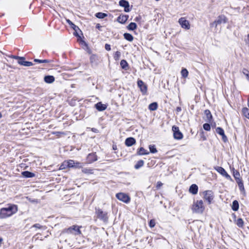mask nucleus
Returning a JSON list of instances; mask_svg holds the SVG:
<instances>
[{
  "label": "nucleus",
  "instance_id": "cd10ccee",
  "mask_svg": "<svg viewBox=\"0 0 249 249\" xmlns=\"http://www.w3.org/2000/svg\"><path fill=\"white\" fill-rule=\"evenodd\" d=\"M242 113L246 118L249 119V108L244 107L242 109Z\"/></svg>",
  "mask_w": 249,
  "mask_h": 249
},
{
  "label": "nucleus",
  "instance_id": "e2e57ef3",
  "mask_svg": "<svg viewBox=\"0 0 249 249\" xmlns=\"http://www.w3.org/2000/svg\"><path fill=\"white\" fill-rule=\"evenodd\" d=\"M248 107H249V101H248Z\"/></svg>",
  "mask_w": 249,
  "mask_h": 249
},
{
  "label": "nucleus",
  "instance_id": "9b49d317",
  "mask_svg": "<svg viewBox=\"0 0 249 249\" xmlns=\"http://www.w3.org/2000/svg\"><path fill=\"white\" fill-rule=\"evenodd\" d=\"M227 21V19L224 16H220L218 17V18L212 24V25L216 27L218 24L226 23Z\"/></svg>",
  "mask_w": 249,
  "mask_h": 249
},
{
  "label": "nucleus",
  "instance_id": "f3484780",
  "mask_svg": "<svg viewBox=\"0 0 249 249\" xmlns=\"http://www.w3.org/2000/svg\"><path fill=\"white\" fill-rule=\"evenodd\" d=\"M232 174L236 181L242 180L239 172L234 168L232 169Z\"/></svg>",
  "mask_w": 249,
  "mask_h": 249
},
{
  "label": "nucleus",
  "instance_id": "a878e982",
  "mask_svg": "<svg viewBox=\"0 0 249 249\" xmlns=\"http://www.w3.org/2000/svg\"><path fill=\"white\" fill-rule=\"evenodd\" d=\"M236 224L237 225L238 227L240 228H242L244 226V221L243 219L241 218H238L236 221Z\"/></svg>",
  "mask_w": 249,
  "mask_h": 249
},
{
  "label": "nucleus",
  "instance_id": "b1692460",
  "mask_svg": "<svg viewBox=\"0 0 249 249\" xmlns=\"http://www.w3.org/2000/svg\"><path fill=\"white\" fill-rule=\"evenodd\" d=\"M128 30L133 31L137 28V25L134 22H131L127 27Z\"/></svg>",
  "mask_w": 249,
  "mask_h": 249
},
{
  "label": "nucleus",
  "instance_id": "dca6fc26",
  "mask_svg": "<svg viewBox=\"0 0 249 249\" xmlns=\"http://www.w3.org/2000/svg\"><path fill=\"white\" fill-rule=\"evenodd\" d=\"M136 143V141L134 138L129 137L127 138L125 141V144L127 146H131Z\"/></svg>",
  "mask_w": 249,
  "mask_h": 249
},
{
  "label": "nucleus",
  "instance_id": "4be33fe9",
  "mask_svg": "<svg viewBox=\"0 0 249 249\" xmlns=\"http://www.w3.org/2000/svg\"><path fill=\"white\" fill-rule=\"evenodd\" d=\"M231 208L234 211H237L239 209V203L237 200L232 202Z\"/></svg>",
  "mask_w": 249,
  "mask_h": 249
},
{
  "label": "nucleus",
  "instance_id": "412c9836",
  "mask_svg": "<svg viewBox=\"0 0 249 249\" xmlns=\"http://www.w3.org/2000/svg\"><path fill=\"white\" fill-rule=\"evenodd\" d=\"M23 177L26 178H33L35 177V174L29 171H24L22 173Z\"/></svg>",
  "mask_w": 249,
  "mask_h": 249
},
{
  "label": "nucleus",
  "instance_id": "f03ea898",
  "mask_svg": "<svg viewBox=\"0 0 249 249\" xmlns=\"http://www.w3.org/2000/svg\"><path fill=\"white\" fill-rule=\"evenodd\" d=\"M83 166V164L81 162L75 161L73 160H69L63 162L60 166V169H63L66 167L70 168H80Z\"/></svg>",
  "mask_w": 249,
  "mask_h": 249
},
{
  "label": "nucleus",
  "instance_id": "79ce46f5",
  "mask_svg": "<svg viewBox=\"0 0 249 249\" xmlns=\"http://www.w3.org/2000/svg\"><path fill=\"white\" fill-rule=\"evenodd\" d=\"M24 60L25 58L22 57V59H19V60H18V63L21 65L25 66L26 61H25Z\"/></svg>",
  "mask_w": 249,
  "mask_h": 249
},
{
  "label": "nucleus",
  "instance_id": "393cba45",
  "mask_svg": "<svg viewBox=\"0 0 249 249\" xmlns=\"http://www.w3.org/2000/svg\"><path fill=\"white\" fill-rule=\"evenodd\" d=\"M124 38L129 41H132L133 40V36L129 33H125L124 35Z\"/></svg>",
  "mask_w": 249,
  "mask_h": 249
},
{
  "label": "nucleus",
  "instance_id": "c85d7f7f",
  "mask_svg": "<svg viewBox=\"0 0 249 249\" xmlns=\"http://www.w3.org/2000/svg\"><path fill=\"white\" fill-rule=\"evenodd\" d=\"M120 65L121 67L123 69L126 70L128 67V64L125 60H122L120 62Z\"/></svg>",
  "mask_w": 249,
  "mask_h": 249
},
{
  "label": "nucleus",
  "instance_id": "7c9ffc66",
  "mask_svg": "<svg viewBox=\"0 0 249 249\" xmlns=\"http://www.w3.org/2000/svg\"><path fill=\"white\" fill-rule=\"evenodd\" d=\"M144 162L143 160H141L137 162V163L135 165V169H139L140 167H142L143 165Z\"/></svg>",
  "mask_w": 249,
  "mask_h": 249
},
{
  "label": "nucleus",
  "instance_id": "603ef678",
  "mask_svg": "<svg viewBox=\"0 0 249 249\" xmlns=\"http://www.w3.org/2000/svg\"><path fill=\"white\" fill-rule=\"evenodd\" d=\"M222 139L224 142H226L227 141V137L225 136V134H224V135H222Z\"/></svg>",
  "mask_w": 249,
  "mask_h": 249
},
{
  "label": "nucleus",
  "instance_id": "7ed1b4c3",
  "mask_svg": "<svg viewBox=\"0 0 249 249\" xmlns=\"http://www.w3.org/2000/svg\"><path fill=\"white\" fill-rule=\"evenodd\" d=\"M192 210L193 213H202L205 210L202 200L195 201L192 206Z\"/></svg>",
  "mask_w": 249,
  "mask_h": 249
},
{
  "label": "nucleus",
  "instance_id": "2eb2a0df",
  "mask_svg": "<svg viewBox=\"0 0 249 249\" xmlns=\"http://www.w3.org/2000/svg\"><path fill=\"white\" fill-rule=\"evenodd\" d=\"M97 156L94 153L89 154L87 157L88 163H91L97 160Z\"/></svg>",
  "mask_w": 249,
  "mask_h": 249
},
{
  "label": "nucleus",
  "instance_id": "f8f14e48",
  "mask_svg": "<svg viewBox=\"0 0 249 249\" xmlns=\"http://www.w3.org/2000/svg\"><path fill=\"white\" fill-rule=\"evenodd\" d=\"M137 84H138V86L140 89V90L142 91V94H145L147 92V90L146 85L141 80H139L137 81Z\"/></svg>",
  "mask_w": 249,
  "mask_h": 249
},
{
  "label": "nucleus",
  "instance_id": "5fc2aeb1",
  "mask_svg": "<svg viewBox=\"0 0 249 249\" xmlns=\"http://www.w3.org/2000/svg\"><path fill=\"white\" fill-rule=\"evenodd\" d=\"M176 110L178 112H179L181 110V108L180 107H177V108H176Z\"/></svg>",
  "mask_w": 249,
  "mask_h": 249
},
{
  "label": "nucleus",
  "instance_id": "2f4dec72",
  "mask_svg": "<svg viewBox=\"0 0 249 249\" xmlns=\"http://www.w3.org/2000/svg\"><path fill=\"white\" fill-rule=\"evenodd\" d=\"M107 16V15L106 14L102 12H99L96 14V17L99 18H103Z\"/></svg>",
  "mask_w": 249,
  "mask_h": 249
},
{
  "label": "nucleus",
  "instance_id": "c03bdc74",
  "mask_svg": "<svg viewBox=\"0 0 249 249\" xmlns=\"http://www.w3.org/2000/svg\"><path fill=\"white\" fill-rule=\"evenodd\" d=\"M237 184H238V186L239 187V188L243 187L244 186V183H243V182L242 181V179L241 180H239V181H236Z\"/></svg>",
  "mask_w": 249,
  "mask_h": 249
},
{
  "label": "nucleus",
  "instance_id": "39448f33",
  "mask_svg": "<svg viewBox=\"0 0 249 249\" xmlns=\"http://www.w3.org/2000/svg\"><path fill=\"white\" fill-rule=\"evenodd\" d=\"M116 197L120 201L126 204L129 203L131 200L130 196L124 193H119L116 194Z\"/></svg>",
  "mask_w": 249,
  "mask_h": 249
},
{
  "label": "nucleus",
  "instance_id": "6ab92c4d",
  "mask_svg": "<svg viewBox=\"0 0 249 249\" xmlns=\"http://www.w3.org/2000/svg\"><path fill=\"white\" fill-rule=\"evenodd\" d=\"M189 192L192 194L196 195L198 192V187L196 184H192L189 188Z\"/></svg>",
  "mask_w": 249,
  "mask_h": 249
},
{
  "label": "nucleus",
  "instance_id": "a18cd8bd",
  "mask_svg": "<svg viewBox=\"0 0 249 249\" xmlns=\"http://www.w3.org/2000/svg\"><path fill=\"white\" fill-rule=\"evenodd\" d=\"M239 190L241 192V193L244 195V196H245L246 195V191H245V188H244V186H243V187H241L239 188Z\"/></svg>",
  "mask_w": 249,
  "mask_h": 249
},
{
  "label": "nucleus",
  "instance_id": "37998d69",
  "mask_svg": "<svg viewBox=\"0 0 249 249\" xmlns=\"http://www.w3.org/2000/svg\"><path fill=\"white\" fill-rule=\"evenodd\" d=\"M156 223L154 219H151L149 221V225L151 228H153L155 226Z\"/></svg>",
  "mask_w": 249,
  "mask_h": 249
},
{
  "label": "nucleus",
  "instance_id": "c9c22d12",
  "mask_svg": "<svg viewBox=\"0 0 249 249\" xmlns=\"http://www.w3.org/2000/svg\"><path fill=\"white\" fill-rule=\"evenodd\" d=\"M82 172L85 174H91L93 173L92 170L89 168H84L82 169Z\"/></svg>",
  "mask_w": 249,
  "mask_h": 249
},
{
  "label": "nucleus",
  "instance_id": "8fccbe9b",
  "mask_svg": "<svg viewBox=\"0 0 249 249\" xmlns=\"http://www.w3.org/2000/svg\"><path fill=\"white\" fill-rule=\"evenodd\" d=\"M33 227H35V228H38V229H40L41 228V226L40 224H34L33 226Z\"/></svg>",
  "mask_w": 249,
  "mask_h": 249
},
{
  "label": "nucleus",
  "instance_id": "bb28decb",
  "mask_svg": "<svg viewBox=\"0 0 249 249\" xmlns=\"http://www.w3.org/2000/svg\"><path fill=\"white\" fill-rule=\"evenodd\" d=\"M148 153V152L143 147H141L138 151V154L140 155H146Z\"/></svg>",
  "mask_w": 249,
  "mask_h": 249
},
{
  "label": "nucleus",
  "instance_id": "ea45409f",
  "mask_svg": "<svg viewBox=\"0 0 249 249\" xmlns=\"http://www.w3.org/2000/svg\"><path fill=\"white\" fill-rule=\"evenodd\" d=\"M149 148L150 152L152 153H155L157 152V150L154 145H150Z\"/></svg>",
  "mask_w": 249,
  "mask_h": 249
},
{
  "label": "nucleus",
  "instance_id": "9d476101",
  "mask_svg": "<svg viewBox=\"0 0 249 249\" xmlns=\"http://www.w3.org/2000/svg\"><path fill=\"white\" fill-rule=\"evenodd\" d=\"M172 130L174 133V138L177 140H181L183 138L182 133L179 131L178 127L173 126L172 127Z\"/></svg>",
  "mask_w": 249,
  "mask_h": 249
},
{
  "label": "nucleus",
  "instance_id": "5701e85b",
  "mask_svg": "<svg viewBox=\"0 0 249 249\" xmlns=\"http://www.w3.org/2000/svg\"><path fill=\"white\" fill-rule=\"evenodd\" d=\"M158 108V104L156 102H154L150 104L149 105L148 108L149 110L151 111H154L157 110Z\"/></svg>",
  "mask_w": 249,
  "mask_h": 249
},
{
  "label": "nucleus",
  "instance_id": "bf43d9fd",
  "mask_svg": "<svg viewBox=\"0 0 249 249\" xmlns=\"http://www.w3.org/2000/svg\"><path fill=\"white\" fill-rule=\"evenodd\" d=\"M92 131H93V132H96V130H96V129H95V128H92Z\"/></svg>",
  "mask_w": 249,
  "mask_h": 249
},
{
  "label": "nucleus",
  "instance_id": "09e8293b",
  "mask_svg": "<svg viewBox=\"0 0 249 249\" xmlns=\"http://www.w3.org/2000/svg\"><path fill=\"white\" fill-rule=\"evenodd\" d=\"M162 185V183L160 181H158L157 183L156 187L159 189Z\"/></svg>",
  "mask_w": 249,
  "mask_h": 249
},
{
  "label": "nucleus",
  "instance_id": "49530a36",
  "mask_svg": "<svg viewBox=\"0 0 249 249\" xmlns=\"http://www.w3.org/2000/svg\"><path fill=\"white\" fill-rule=\"evenodd\" d=\"M105 49L108 51H110L111 50L110 46V45L108 44H106L105 46Z\"/></svg>",
  "mask_w": 249,
  "mask_h": 249
},
{
  "label": "nucleus",
  "instance_id": "4c0bfd02",
  "mask_svg": "<svg viewBox=\"0 0 249 249\" xmlns=\"http://www.w3.org/2000/svg\"><path fill=\"white\" fill-rule=\"evenodd\" d=\"M216 132L217 133L219 134L221 136L224 135V130L221 127H217L216 129Z\"/></svg>",
  "mask_w": 249,
  "mask_h": 249
},
{
  "label": "nucleus",
  "instance_id": "423d86ee",
  "mask_svg": "<svg viewBox=\"0 0 249 249\" xmlns=\"http://www.w3.org/2000/svg\"><path fill=\"white\" fill-rule=\"evenodd\" d=\"M97 217L103 221L104 222H107L108 219L107 213L103 211L101 209H96L95 212Z\"/></svg>",
  "mask_w": 249,
  "mask_h": 249
},
{
  "label": "nucleus",
  "instance_id": "de8ad7c7",
  "mask_svg": "<svg viewBox=\"0 0 249 249\" xmlns=\"http://www.w3.org/2000/svg\"><path fill=\"white\" fill-rule=\"evenodd\" d=\"M33 65V63L31 62L26 61L25 66L29 67Z\"/></svg>",
  "mask_w": 249,
  "mask_h": 249
},
{
  "label": "nucleus",
  "instance_id": "13d9d810",
  "mask_svg": "<svg viewBox=\"0 0 249 249\" xmlns=\"http://www.w3.org/2000/svg\"><path fill=\"white\" fill-rule=\"evenodd\" d=\"M140 18L139 17H136L135 18V21H138L139 19Z\"/></svg>",
  "mask_w": 249,
  "mask_h": 249
},
{
  "label": "nucleus",
  "instance_id": "6e6552de",
  "mask_svg": "<svg viewBox=\"0 0 249 249\" xmlns=\"http://www.w3.org/2000/svg\"><path fill=\"white\" fill-rule=\"evenodd\" d=\"M203 198L208 201V204H211L213 199V194L212 191H205L203 193Z\"/></svg>",
  "mask_w": 249,
  "mask_h": 249
},
{
  "label": "nucleus",
  "instance_id": "a211bd4d",
  "mask_svg": "<svg viewBox=\"0 0 249 249\" xmlns=\"http://www.w3.org/2000/svg\"><path fill=\"white\" fill-rule=\"evenodd\" d=\"M128 16L127 15H120L117 18V21L121 23H124L127 20Z\"/></svg>",
  "mask_w": 249,
  "mask_h": 249
},
{
  "label": "nucleus",
  "instance_id": "aec40b11",
  "mask_svg": "<svg viewBox=\"0 0 249 249\" xmlns=\"http://www.w3.org/2000/svg\"><path fill=\"white\" fill-rule=\"evenodd\" d=\"M44 81L48 84H51L54 81L55 78L52 75H48L44 77Z\"/></svg>",
  "mask_w": 249,
  "mask_h": 249
},
{
  "label": "nucleus",
  "instance_id": "4468645a",
  "mask_svg": "<svg viewBox=\"0 0 249 249\" xmlns=\"http://www.w3.org/2000/svg\"><path fill=\"white\" fill-rule=\"evenodd\" d=\"M95 107L99 111H102L106 110L107 108V105L103 104L102 102H98L95 105Z\"/></svg>",
  "mask_w": 249,
  "mask_h": 249
},
{
  "label": "nucleus",
  "instance_id": "680f3d73",
  "mask_svg": "<svg viewBox=\"0 0 249 249\" xmlns=\"http://www.w3.org/2000/svg\"><path fill=\"white\" fill-rule=\"evenodd\" d=\"M94 56V55L91 56L90 57V59L91 60Z\"/></svg>",
  "mask_w": 249,
  "mask_h": 249
},
{
  "label": "nucleus",
  "instance_id": "f257e3e1",
  "mask_svg": "<svg viewBox=\"0 0 249 249\" xmlns=\"http://www.w3.org/2000/svg\"><path fill=\"white\" fill-rule=\"evenodd\" d=\"M18 211L17 205L9 204L7 206L0 209V219H5L12 216Z\"/></svg>",
  "mask_w": 249,
  "mask_h": 249
},
{
  "label": "nucleus",
  "instance_id": "4d7b16f0",
  "mask_svg": "<svg viewBox=\"0 0 249 249\" xmlns=\"http://www.w3.org/2000/svg\"><path fill=\"white\" fill-rule=\"evenodd\" d=\"M100 27H101V26H100V25H99V24H98L96 25V28H97L99 29Z\"/></svg>",
  "mask_w": 249,
  "mask_h": 249
},
{
  "label": "nucleus",
  "instance_id": "1a4fd4ad",
  "mask_svg": "<svg viewBox=\"0 0 249 249\" xmlns=\"http://www.w3.org/2000/svg\"><path fill=\"white\" fill-rule=\"evenodd\" d=\"M178 22L182 28L186 30H189L190 28V23L185 18H180Z\"/></svg>",
  "mask_w": 249,
  "mask_h": 249
},
{
  "label": "nucleus",
  "instance_id": "6e6d98bb",
  "mask_svg": "<svg viewBox=\"0 0 249 249\" xmlns=\"http://www.w3.org/2000/svg\"><path fill=\"white\" fill-rule=\"evenodd\" d=\"M2 241H3V239L2 238H0V246L2 244Z\"/></svg>",
  "mask_w": 249,
  "mask_h": 249
},
{
  "label": "nucleus",
  "instance_id": "ddd939ff",
  "mask_svg": "<svg viewBox=\"0 0 249 249\" xmlns=\"http://www.w3.org/2000/svg\"><path fill=\"white\" fill-rule=\"evenodd\" d=\"M119 5L124 8V11L125 12H128L130 11L129 4L128 1L125 0H121L119 1Z\"/></svg>",
  "mask_w": 249,
  "mask_h": 249
},
{
  "label": "nucleus",
  "instance_id": "58836bf2",
  "mask_svg": "<svg viewBox=\"0 0 249 249\" xmlns=\"http://www.w3.org/2000/svg\"><path fill=\"white\" fill-rule=\"evenodd\" d=\"M34 61L36 62H38V63H49L51 61L49 60L48 59L40 60V59H35L34 60Z\"/></svg>",
  "mask_w": 249,
  "mask_h": 249
},
{
  "label": "nucleus",
  "instance_id": "72a5a7b5",
  "mask_svg": "<svg viewBox=\"0 0 249 249\" xmlns=\"http://www.w3.org/2000/svg\"><path fill=\"white\" fill-rule=\"evenodd\" d=\"M75 31V33H74V35L76 36H79L78 33H77V31L78 30H79V28H78V26H76L74 24H72V26L71 27Z\"/></svg>",
  "mask_w": 249,
  "mask_h": 249
},
{
  "label": "nucleus",
  "instance_id": "473e14b6",
  "mask_svg": "<svg viewBox=\"0 0 249 249\" xmlns=\"http://www.w3.org/2000/svg\"><path fill=\"white\" fill-rule=\"evenodd\" d=\"M205 114L206 115L208 120L210 121L212 119V115L210 110H206L205 111Z\"/></svg>",
  "mask_w": 249,
  "mask_h": 249
},
{
  "label": "nucleus",
  "instance_id": "0eeeda50",
  "mask_svg": "<svg viewBox=\"0 0 249 249\" xmlns=\"http://www.w3.org/2000/svg\"><path fill=\"white\" fill-rule=\"evenodd\" d=\"M214 169L227 179L230 181H233L231 177L227 173L223 167L220 166H216L214 167Z\"/></svg>",
  "mask_w": 249,
  "mask_h": 249
},
{
  "label": "nucleus",
  "instance_id": "e433bc0d",
  "mask_svg": "<svg viewBox=\"0 0 249 249\" xmlns=\"http://www.w3.org/2000/svg\"><path fill=\"white\" fill-rule=\"evenodd\" d=\"M242 72L246 76V78L249 81V71L246 69H243Z\"/></svg>",
  "mask_w": 249,
  "mask_h": 249
},
{
  "label": "nucleus",
  "instance_id": "3c124183",
  "mask_svg": "<svg viewBox=\"0 0 249 249\" xmlns=\"http://www.w3.org/2000/svg\"><path fill=\"white\" fill-rule=\"evenodd\" d=\"M12 58H13L14 59H18L19 60V59H22V57H19V56H14V55H12L11 56Z\"/></svg>",
  "mask_w": 249,
  "mask_h": 249
},
{
  "label": "nucleus",
  "instance_id": "f704fd0d",
  "mask_svg": "<svg viewBox=\"0 0 249 249\" xmlns=\"http://www.w3.org/2000/svg\"><path fill=\"white\" fill-rule=\"evenodd\" d=\"M121 57V53L119 51H117L115 53L114 55V58L115 60H118Z\"/></svg>",
  "mask_w": 249,
  "mask_h": 249
},
{
  "label": "nucleus",
  "instance_id": "20e7f679",
  "mask_svg": "<svg viewBox=\"0 0 249 249\" xmlns=\"http://www.w3.org/2000/svg\"><path fill=\"white\" fill-rule=\"evenodd\" d=\"M62 233L72 234L74 235H79L81 234V231L80 230V227L76 225H73L68 229H64Z\"/></svg>",
  "mask_w": 249,
  "mask_h": 249
},
{
  "label": "nucleus",
  "instance_id": "a19ab883",
  "mask_svg": "<svg viewBox=\"0 0 249 249\" xmlns=\"http://www.w3.org/2000/svg\"><path fill=\"white\" fill-rule=\"evenodd\" d=\"M203 128L206 131H210L211 130V126L209 124H204L203 125Z\"/></svg>",
  "mask_w": 249,
  "mask_h": 249
},
{
  "label": "nucleus",
  "instance_id": "052dcab7",
  "mask_svg": "<svg viewBox=\"0 0 249 249\" xmlns=\"http://www.w3.org/2000/svg\"><path fill=\"white\" fill-rule=\"evenodd\" d=\"M2 117V114L0 112V118H1Z\"/></svg>",
  "mask_w": 249,
  "mask_h": 249
},
{
  "label": "nucleus",
  "instance_id": "c756f323",
  "mask_svg": "<svg viewBox=\"0 0 249 249\" xmlns=\"http://www.w3.org/2000/svg\"><path fill=\"white\" fill-rule=\"evenodd\" d=\"M181 74L183 78H186L188 75V71L185 68L183 69L181 71Z\"/></svg>",
  "mask_w": 249,
  "mask_h": 249
},
{
  "label": "nucleus",
  "instance_id": "864d4df0",
  "mask_svg": "<svg viewBox=\"0 0 249 249\" xmlns=\"http://www.w3.org/2000/svg\"><path fill=\"white\" fill-rule=\"evenodd\" d=\"M67 22L71 26H72V24H74L70 20L67 19Z\"/></svg>",
  "mask_w": 249,
  "mask_h": 249
}]
</instances>
